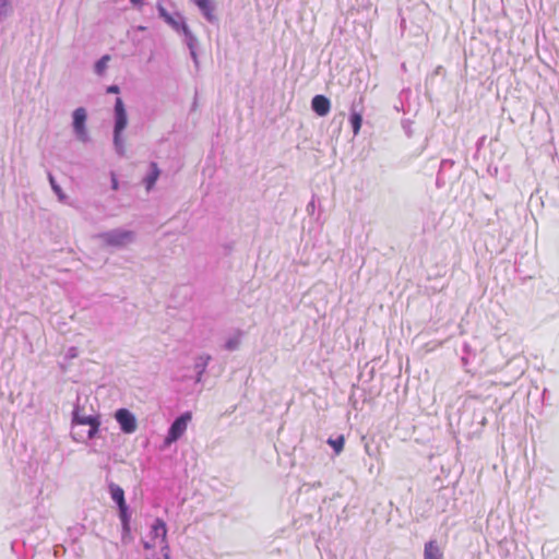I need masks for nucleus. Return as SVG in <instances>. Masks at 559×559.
I'll list each match as a JSON object with an SVG mask.
<instances>
[{
	"mask_svg": "<svg viewBox=\"0 0 559 559\" xmlns=\"http://www.w3.org/2000/svg\"><path fill=\"white\" fill-rule=\"evenodd\" d=\"M239 344H240V337L239 336H235V337L229 338L226 342L225 347L228 350H234V349H237L239 347Z\"/></svg>",
	"mask_w": 559,
	"mask_h": 559,
	"instance_id": "obj_16",
	"label": "nucleus"
},
{
	"mask_svg": "<svg viewBox=\"0 0 559 559\" xmlns=\"http://www.w3.org/2000/svg\"><path fill=\"white\" fill-rule=\"evenodd\" d=\"M0 2H1V5H5L8 0H0Z\"/></svg>",
	"mask_w": 559,
	"mask_h": 559,
	"instance_id": "obj_23",
	"label": "nucleus"
},
{
	"mask_svg": "<svg viewBox=\"0 0 559 559\" xmlns=\"http://www.w3.org/2000/svg\"><path fill=\"white\" fill-rule=\"evenodd\" d=\"M107 93L118 94V93H119V87H118L117 85H110V86L107 88Z\"/></svg>",
	"mask_w": 559,
	"mask_h": 559,
	"instance_id": "obj_19",
	"label": "nucleus"
},
{
	"mask_svg": "<svg viewBox=\"0 0 559 559\" xmlns=\"http://www.w3.org/2000/svg\"><path fill=\"white\" fill-rule=\"evenodd\" d=\"M130 1L134 5H141L142 4V0H130Z\"/></svg>",
	"mask_w": 559,
	"mask_h": 559,
	"instance_id": "obj_22",
	"label": "nucleus"
},
{
	"mask_svg": "<svg viewBox=\"0 0 559 559\" xmlns=\"http://www.w3.org/2000/svg\"><path fill=\"white\" fill-rule=\"evenodd\" d=\"M110 60V57L108 55L103 56L95 64V71L98 74H103L104 71L107 68V63Z\"/></svg>",
	"mask_w": 559,
	"mask_h": 559,
	"instance_id": "obj_15",
	"label": "nucleus"
},
{
	"mask_svg": "<svg viewBox=\"0 0 559 559\" xmlns=\"http://www.w3.org/2000/svg\"><path fill=\"white\" fill-rule=\"evenodd\" d=\"M72 425L73 426H88V430L86 432V438L92 439L97 435V432L99 430L100 421L95 416L83 414L82 409L80 407H76L73 412Z\"/></svg>",
	"mask_w": 559,
	"mask_h": 559,
	"instance_id": "obj_3",
	"label": "nucleus"
},
{
	"mask_svg": "<svg viewBox=\"0 0 559 559\" xmlns=\"http://www.w3.org/2000/svg\"><path fill=\"white\" fill-rule=\"evenodd\" d=\"M151 168H152L151 174L145 178V185H146L147 190H151L154 187L155 182L157 181V179L159 177V169L157 167V164L152 163Z\"/></svg>",
	"mask_w": 559,
	"mask_h": 559,
	"instance_id": "obj_13",
	"label": "nucleus"
},
{
	"mask_svg": "<svg viewBox=\"0 0 559 559\" xmlns=\"http://www.w3.org/2000/svg\"><path fill=\"white\" fill-rule=\"evenodd\" d=\"M49 181H50V185H51L52 189L55 190V192L58 193L59 198L61 200L64 199V195L61 193L60 187L56 183L55 178L50 174H49Z\"/></svg>",
	"mask_w": 559,
	"mask_h": 559,
	"instance_id": "obj_17",
	"label": "nucleus"
},
{
	"mask_svg": "<svg viewBox=\"0 0 559 559\" xmlns=\"http://www.w3.org/2000/svg\"><path fill=\"white\" fill-rule=\"evenodd\" d=\"M349 121L353 128V133L357 135L361 128L362 114L360 111H355L354 109H352Z\"/></svg>",
	"mask_w": 559,
	"mask_h": 559,
	"instance_id": "obj_12",
	"label": "nucleus"
},
{
	"mask_svg": "<svg viewBox=\"0 0 559 559\" xmlns=\"http://www.w3.org/2000/svg\"><path fill=\"white\" fill-rule=\"evenodd\" d=\"M311 107L318 116L324 117L330 112L331 102L324 95H316L311 100Z\"/></svg>",
	"mask_w": 559,
	"mask_h": 559,
	"instance_id": "obj_7",
	"label": "nucleus"
},
{
	"mask_svg": "<svg viewBox=\"0 0 559 559\" xmlns=\"http://www.w3.org/2000/svg\"><path fill=\"white\" fill-rule=\"evenodd\" d=\"M112 188L118 189V180L115 177H112Z\"/></svg>",
	"mask_w": 559,
	"mask_h": 559,
	"instance_id": "obj_21",
	"label": "nucleus"
},
{
	"mask_svg": "<svg viewBox=\"0 0 559 559\" xmlns=\"http://www.w3.org/2000/svg\"><path fill=\"white\" fill-rule=\"evenodd\" d=\"M73 438L75 439V441H80L82 436L80 432H73Z\"/></svg>",
	"mask_w": 559,
	"mask_h": 559,
	"instance_id": "obj_20",
	"label": "nucleus"
},
{
	"mask_svg": "<svg viewBox=\"0 0 559 559\" xmlns=\"http://www.w3.org/2000/svg\"><path fill=\"white\" fill-rule=\"evenodd\" d=\"M115 418L124 433H132L138 428L135 416L127 408H119Z\"/></svg>",
	"mask_w": 559,
	"mask_h": 559,
	"instance_id": "obj_5",
	"label": "nucleus"
},
{
	"mask_svg": "<svg viewBox=\"0 0 559 559\" xmlns=\"http://www.w3.org/2000/svg\"><path fill=\"white\" fill-rule=\"evenodd\" d=\"M115 115H116V124H115V145L120 153H123L121 132L124 130L128 123V117L126 112V108L123 102L120 97L116 99L115 104Z\"/></svg>",
	"mask_w": 559,
	"mask_h": 559,
	"instance_id": "obj_2",
	"label": "nucleus"
},
{
	"mask_svg": "<svg viewBox=\"0 0 559 559\" xmlns=\"http://www.w3.org/2000/svg\"><path fill=\"white\" fill-rule=\"evenodd\" d=\"M86 110L82 107L76 108L73 112V128L80 139L85 140L86 130H85V121H86Z\"/></svg>",
	"mask_w": 559,
	"mask_h": 559,
	"instance_id": "obj_6",
	"label": "nucleus"
},
{
	"mask_svg": "<svg viewBox=\"0 0 559 559\" xmlns=\"http://www.w3.org/2000/svg\"><path fill=\"white\" fill-rule=\"evenodd\" d=\"M132 234L130 231H115L106 235V240L110 245L120 246L131 240Z\"/></svg>",
	"mask_w": 559,
	"mask_h": 559,
	"instance_id": "obj_8",
	"label": "nucleus"
},
{
	"mask_svg": "<svg viewBox=\"0 0 559 559\" xmlns=\"http://www.w3.org/2000/svg\"><path fill=\"white\" fill-rule=\"evenodd\" d=\"M328 443H329V445H331L333 448V450L335 451L336 454H340L344 449L345 438H344V436H340L336 439L330 438L328 440Z\"/></svg>",
	"mask_w": 559,
	"mask_h": 559,
	"instance_id": "obj_14",
	"label": "nucleus"
},
{
	"mask_svg": "<svg viewBox=\"0 0 559 559\" xmlns=\"http://www.w3.org/2000/svg\"><path fill=\"white\" fill-rule=\"evenodd\" d=\"M424 558L425 559H442L443 558V554L436 540H430L425 545Z\"/></svg>",
	"mask_w": 559,
	"mask_h": 559,
	"instance_id": "obj_9",
	"label": "nucleus"
},
{
	"mask_svg": "<svg viewBox=\"0 0 559 559\" xmlns=\"http://www.w3.org/2000/svg\"><path fill=\"white\" fill-rule=\"evenodd\" d=\"M120 511V519L122 521L123 527L126 528L128 526V506H124V509H119Z\"/></svg>",
	"mask_w": 559,
	"mask_h": 559,
	"instance_id": "obj_18",
	"label": "nucleus"
},
{
	"mask_svg": "<svg viewBox=\"0 0 559 559\" xmlns=\"http://www.w3.org/2000/svg\"><path fill=\"white\" fill-rule=\"evenodd\" d=\"M160 15L165 19V21L170 24L176 29H181L186 35H189V28L185 22L175 21L164 9H160Z\"/></svg>",
	"mask_w": 559,
	"mask_h": 559,
	"instance_id": "obj_11",
	"label": "nucleus"
},
{
	"mask_svg": "<svg viewBox=\"0 0 559 559\" xmlns=\"http://www.w3.org/2000/svg\"><path fill=\"white\" fill-rule=\"evenodd\" d=\"M192 419V414L190 412L183 413L179 416L170 426L168 435L165 439V444L170 445L175 441H177L187 430L188 424Z\"/></svg>",
	"mask_w": 559,
	"mask_h": 559,
	"instance_id": "obj_4",
	"label": "nucleus"
},
{
	"mask_svg": "<svg viewBox=\"0 0 559 559\" xmlns=\"http://www.w3.org/2000/svg\"><path fill=\"white\" fill-rule=\"evenodd\" d=\"M109 491H110L111 499L117 502L119 509H124V506H127V503L124 500L123 489L116 484H110Z\"/></svg>",
	"mask_w": 559,
	"mask_h": 559,
	"instance_id": "obj_10",
	"label": "nucleus"
},
{
	"mask_svg": "<svg viewBox=\"0 0 559 559\" xmlns=\"http://www.w3.org/2000/svg\"><path fill=\"white\" fill-rule=\"evenodd\" d=\"M143 546L145 549H153L157 546L168 549L167 527L163 520L156 519L154 521L147 537L143 540Z\"/></svg>",
	"mask_w": 559,
	"mask_h": 559,
	"instance_id": "obj_1",
	"label": "nucleus"
}]
</instances>
